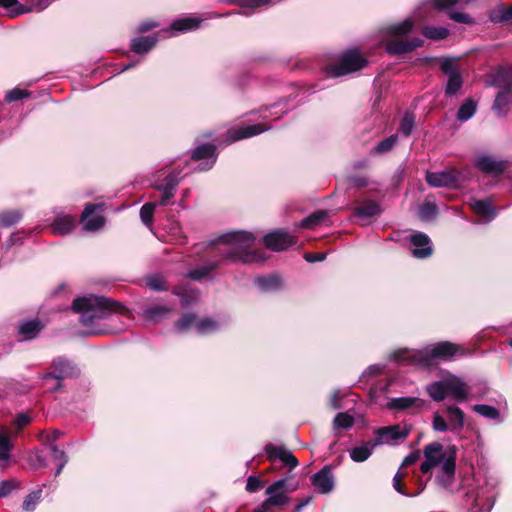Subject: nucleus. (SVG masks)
<instances>
[{"instance_id": "nucleus-30", "label": "nucleus", "mask_w": 512, "mask_h": 512, "mask_svg": "<svg viewBox=\"0 0 512 512\" xmlns=\"http://www.w3.org/2000/svg\"><path fill=\"white\" fill-rule=\"evenodd\" d=\"M512 104V89L499 90L492 105L493 112L498 117H504Z\"/></svg>"}, {"instance_id": "nucleus-61", "label": "nucleus", "mask_w": 512, "mask_h": 512, "mask_svg": "<svg viewBox=\"0 0 512 512\" xmlns=\"http://www.w3.org/2000/svg\"><path fill=\"white\" fill-rule=\"evenodd\" d=\"M420 458V451H413L408 454L402 461V466L407 467L414 464Z\"/></svg>"}, {"instance_id": "nucleus-10", "label": "nucleus", "mask_w": 512, "mask_h": 512, "mask_svg": "<svg viewBox=\"0 0 512 512\" xmlns=\"http://www.w3.org/2000/svg\"><path fill=\"white\" fill-rule=\"evenodd\" d=\"M218 157L217 147L213 143H199L195 140V147L191 151V160L199 162L195 171L205 172L213 168Z\"/></svg>"}, {"instance_id": "nucleus-8", "label": "nucleus", "mask_w": 512, "mask_h": 512, "mask_svg": "<svg viewBox=\"0 0 512 512\" xmlns=\"http://www.w3.org/2000/svg\"><path fill=\"white\" fill-rule=\"evenodd\" d=\"M221 323L212 317H197L194 313L184 314L174 325L177 333L195 331L196 334L204 336L219 331Z\"/></svg>"}, {"instance_id": "nucleus-25", "label": "nucleus", "mask_w": 512, "mask_h": 512, "mask_svg": "<svg viewBox=\"0 0 512 512\" xmlns=\"http://www.w3.org/2000/svg\"><path fill=\"white\" fill-rule=\"evenodd\" d=\"M423 39L414 37L409 40L392 39L386 44V51L392 56H399L412 52L423 45Z\"/></svg>"}, {"instance_id": "nucleus-63", "label": "nucleus", "mask_w": 512, "mask_h": 512, "mask_svg": "<svg viewBox=\"0 0 512 512\" xmlns=\"http://www.w3.org/2000/svg\"><path fill=\"white\" fill-rule=\"evenodd\" d=\"M349 182L358 188H362L368 185V179L365 176H352L349 178Z\"/></svg>"}, {"instance_id": "nucleus-54", "label": "nucleus", "mask_w": 512, "mask_h": 512, "mask_svg": "<svg viewBox=\"0 0 512 512\" xmlns=\"http://www.w3.org/2000/svg\"><path fill=\"white\" fill-rule=\"evenodd\" d=\"M19 488L20 483L15 479H7L0 481V498L8 496L11 492Z\"/></svg>"}, {"instance_id": "nucleus-6", "label": "nucleus", "mask_w": 512, "mask_h": 512, "mask_svg": "<svg viewBox=\"0 0 512 512\" xmlns=\"http://www.w3.org/2000/svg\"><path fill=\"white\" fill-rule=\"evenodd\" d=\"M497 485L496 479L486 478L483 486L473 487L467 491V502L473 512H489L493 508Z\"/></svg>"}, {"instance_id": "nucleus-46", "label": "nucleus", "mask_w": 512, "mask_h": 512, "mask_svg": "<svg viewBox=\"0 0 512 512\" xmlns=\"http://www.w3.org/2000/svg\"><path fill=\"white\" fill-rule=\"evenodd\" d=\"M476 112V104L472 100L465 101L457 111V119L459 121L469 120Z\"/></svg>"}, {"instance_id": "nucleus-28", "label": "nucleus", "mask_w": 512, "mask_h": 512, "mask_svg": "<svg viewBox=\"0 0 512 512\" xmlns=\"http://www.w3.org/2000/svg\"><path fill=\"white\" fill-rule=\"evenodd\" d=\"M425 401L418 397H397L391 398L387 403L390 410H420L424 407Z\"/></svg>"}, {"instance_id": "nucleus-7", "label": "nucleus", "mask_w": 512, "mask_h": 512, "mask_svg": "<svg viewBox=\"0 0 512 512\" xmlns=\"http://www.w3.org/2000/svg\"><path fill=\"white\" fill-rule=\"evenodd\" d=\"M465 426V413L455 405H445L444 414L434 412L432 428L436 432L459 434Z\"/></svg>"}, {"instance_id": "nucleus-62", "label": "nucleus", "mask_w": 512, "mask_h": 512, "mask_svg": "<svg viewBox=\"0 0 512 512\" xmlns=\"http://www.w3.org/2000/svg\"><path fill=\"white\" fill-rule=\"evenodd\" d=\"M326 254L325 253H305L304 259L307 262L315 263V262H321L325 260Z\"/></svg>"}, {"instance_id": "nucleus-64", "label": "nucleus", "mask_w": 512, "mask_h": 512, "mask_svg": "<svg viewBox=\"0 0 512 512\" xmlns=\"http://www.w3.org/2000/svg\"><path fill=\"white\" fill-rule=\"evenodd\" d=\"M157 26H158V24L156 22L151 21V20H145L138 25L137 31L139 33H144V32H147Z\"/></svg>"}, {"instance_id": "nucleus-23", "label": "nucleus", "mask_w": 512, "mask_h": 512, "mask_svg": "<svg viewBox=\"0 0 512 512\" xmlns=\"http://www.w3.org/2000/svg\"><path fill=\"white\" fill-rule=\"evenodd\" d=\"M487 84L502 89H512V66H498L488 74Z\"/></svg>"}, {"instance_id": "nucleus-55", "label": "nucleus", "mask_w": 512, "mask_h": 512, "mask_svg": "<svg viewBox=\"0 0 512 512\" xmlns=\"http://www.w3.org/2000/svg\"><path fill=\"white\" fill-rule=\"evenodd\" d=\"M146 284L153 291L167 290L164 279L160 275H151V276L147 277Z\"/></svg>"}, {"instance_id": "nucleus-11", "label": "nucleus", "mask_w": 512, "mask_h": 512, "mask_svg": "<svg viewBox=\"0 0 512 512\" xmlns=\"http://www.w3.org/2000/svg\"><path fill=\"white\" fill-rule=\"evenodd\" d=\"M53 371L41 375L43 380L55 379L56 384L48 389L51 392H56L62 387L61 380L65 378L74 377L78 374L76 367L66 358L57 357L52 362Z\"/></svg>"}, {"instance_id": "nucleus-31", "label": "nucleus", "mask_w": 512, "mask_h": 512, "mask_svg": "<svg viewBox=\"0 0 512 512\" xmlns=\"http://www.w3.org/2000/svg\"><path fill=\"white\" fill-rule=\"evenodd\" d=\"M355 217L360 219H368L381 214L380 205L373 200L358 201V206L353 210Z\"/></svg>"}, {"instance_id": "nucleus-3", "label": "nucleus", "mask_w": 512, "mask_h": 512, "mask_svg": "<svg viewBox=\"0 0 512 512\" xmlns=\"http://www.w3.org/2000/svg\"><path fill=\"white\" fill-rule=\"evenodd\" d=\"M469 351L462 346L450 341H440L428 344L421 349L403 348L394 351L390 359L405 365H414L418 367H431L437 361L449 362L454 357L468 355Z\"/></svg>"}, {"instance_id": "nucleus-60", "label": "nucleus", "mask_w": 512, "mask_h": 512, "mask_svg": "<svg viewBox=\"0 0 512 512\" xmlns=\"http://www.w3.org/2000/svg\"><path fill=\"white\" fill-rule=\"evenodd\" d=\"M270 2V0H241L240 6L244 9H257L263 5H266Z\"/></svg>"}, {"instance_id": "nucleus-22", "label": "nucleus", "mask_w": 512, "mask_h": 512, "mask_svg": "<svg viewBox=\"0 0 512 512\" xmlns=\"http://www.w3.org/2000/svg\"><path fill=\"white\" fill-rule=\"evenodd\" d=\"M101 208V204L89 203L85 206V209L81 215V221L83 223L84 230L97 231L104 226V217L100 214H95V211Z\"/></svg>"}, {"instance_id": "nucleus-4", "label": "nucleus", "mask_w": 512, "mask_h": 512, "mask_svg": "<svg viewBox=\"0 0 512 512\" xmlns=\"http://www.w3.org/2000/svg\"><path fill=\"white\" fill-rule=\"evenodd\" d=\"M457 1L458 0H426L414 11L412 16L399 23L390 25L388 31L393 36H406L412 32L416 23L430 18V16L426 14L429 9L445 10L453 6Z\"/></svg>"}, {"instance_id": "nucleus-2", "label": "nucleus", "mask_w": 512, "mask_h": 512, "mask_svg": "<svg viewBox=\"0 0 512 512\" xmlns=\"http://www.w3.org/2000/svg\"><path fill=\"white\" fill-rule=\"evenodd\" d=\"M73 310L80 315V322L88 335L119 333L126 324L114 325L121 317L129 318L130 311L123 305L109 298L96 295L78 297L73 301Z\"/></svg>"}, {"instance_id": "nucleus-51", "label": "nucleus", "mask_w": 512, "mask_h": 512, "mask_svg": "<svg viewBox=\"0 0 512 512\" xmlns=\"http://www.w3.org/2000/svg\"><path fill=\"white\" fill-rule=\"evenodd\" d=\"M21 219V213L17 210L0 213V227H10L18 223Z\"/></svg>"}, {"instance_id": "nucleus-59", "label": "nucleus", "mask_w": 512, "mask_h": 512, "mask_svg": "<svg viewBox=\"0 0 512 512\" xmlns=\"http://www.w3.org/2000/svg\"><path fill=\"white\" fill-rule=\"evenodd\" d=\"M262 486V482L257 476H249L246 483V490L250 493L257 492Z\"/></svg>"}, {"instance_id": "nucleus-37", "label": "nucleus", "mask_w": 512, "mask_h": 512, "mask_svg": "<svg viewBox=\"0 0 512 512\" xmlns=\"http://www.w3.org/2000/svg\"><path fill=\"white\" fill-rule=\"evenodd\" d=\"M471 206L476 214L484 217L487 221H491L496 216L495 209L488 199L475 200L471 203Z\"/></svg>"}, {"instance_id": "nucleus-14", "label": "nucleus", "mask_w": 512, "mask_h": 512, "mask_svg": "<svg viewBox=\"0 0 512 512\" xmlns=\"http://www.w3.org/2000/svg\"><path fill=\"white\" fill-rule=\"evenodd\" d=\"M410 429L402 428L400 425L380 427L374 430V445L381 446L390 444L393 441L405 439L409 435Z\"/></svg>"}, {"instance_id": "nucleus-15", "label": "nucleus", "mask_w": 512, "mask_h": 512, "mask_svg": "<svg viewBox=\"0 0 512 512\" xmlns=\"http://www.w3.org/2000/svg\"><path fill=\"white\" fill-rule=\"evenodd\" d=\"M265 245L273 251H283L297 243L295 236L284 229L273 231L264 237Z\"/></svg>"}, {"instance_id": "nucleus-44", "label": "nucleus", "mask_w": 512, "mask_h": 512, "mask_svg": "<svg viewBox=\"0 0 512 512\" xmlns=\"http://www.w3.org/2000/svg\"><path fill=\"white\" fill-rule=\"evenodd\" d=\"M422 34L431 40H442L449 35V30L445 27L425 26Z\"/></svg>"}, {"instance_id": "nucleus-17", "label": "nucleus", "mask_w": 512, "mask_h": 512, "mask_svg": "<svg viewBox=\"0 0 512 512\" xmlns=\"http://www.w3.org/2000/svg\"><path fill=\"white\" fill-rule=\"evenodd\" d=\"M202 20L198 17H183L173 21L168 29H162L159 33L162 38H169L180 33L194 31L200 27Z\"/></svg>"}, {"instance_id": "nucleus-5", "label": "nucleus", "mask_w": 512, "mask_h": 512, "mask_svg": "<svg viewBox=\"0 0 512 512\" xmlns=\"http://www.w3.org/2000/svg\"><path fill=\"white\" fill-rule=\"evenodd\" d=\"M425 460L421 464V471L423 473L430 472L433 468L439 466L441 472H444L448 478L455 473L456 457L454 451H446L443 445L438 442H433L424 447Z\"/></svg>"}, {"instance_id": "nucleus-40", "label": "nucleus", "mask_w": 512, "mask_h": 512, "mask_svg": "<svg viewBox=\"0 0 512 512\" xmlns=\"http://www.w3.org/2000/svg\"><path fill=\"white\" fill-rule=\"evenodd\" d=\"M473 411L483 416L484 418L496 420L501 422L499 410L491 405L487 404H476L473 406Z\"/></svg>"}, {"instance_id": "nucleus-36", "label": "nucleus", "mask_w": 512, "mask_h": 512, "mask_svg": "<svg viewBox=\"0 0 512 512\" xmlns=\"http://www.w3.org/2000/svg\"><path fill=\"white\" fill-rule=\"evenodd\" d=\"M399 137L398 134H392L387 138L381 140L377 145H375L371 151L370 155L372 156H382L391 152L395 146L398 144Z\"/></svg>"}, {"instance_id": "nucleus-50", "label": "nucleus", "mask_w": 512, "mask_h": 512, "mask_svg": "<svg viewBox=\"0 0 512 512\" xmlns=\"http://www.w3.org/2000/svg\"><path fill=\"white\" fill-rule=\"evenodd\" d=\"M0 6L5 8L12 17L21 15L27 11L18 0H0Z\"/></svg>"}, {"instance_id": "nucleus-47", "label": "nucleus", "mask_w": 512, "mask_h": 512, "mask_svg": "<svg viewBox=\"0 0 512 512\" xmlns=\"http://www.w3.org/2000/svg\"><path fill=\"white\" fill-rule=\"evenodd\" d=\"M158 202H148L145 203L140 209V218L144 225L150 227L153 220V214L155 208L158 206Z\"/></svg>"}, {"instance_id": "nucleus-24", "label": "nucleus", "mask_w": 512, "mask_h": 512, "mask_svg": "<svg viewBox=\"0 0 512 512\" xmlns=\"http://www.w3.org/2000/svg\"><path fill=\"white\" fill-rule=\"evenodd\" d=\"M447 394L458 402H464L470 393V388L460 377L450 374L445 377Z\"/></svg>"}, {"instance_id": "nucleus-19", "label": "nucleus", "mask_w": 512, "mask_h": 512, "mask_svg": "<svg viewBox=\"0 0 512 512\" xmlns=\"http://www.w3.org/2000/svg\"><path fill=\"white\" fill-rule=\"evenodd\" d=\"M440 68L448 77L445 87L446 96L455 95L463 85L461 74L455 69L453 62L449 59L443 60L440 64Z\"/></svg>"}, {"instance_id": "nucleus-48", "label": "nucleus", "mask_w": 512, "mask_h": 512, "mask_svg": "<svg viewBox=\"0 0 512 512\" xmlns=\"http://www.w3.org/2000/svg\"><path fill=\"white\" fill-rule=\"evenodd\" d=\"M438 211L434 203L425 201L418 210V216L423 221L431 220L436 217Z\"/></svg>"}, {"instance_id": "nucleus-42", "label": "nucleus", "mask_w": 512, "mask_h": 512, "mask_svg": "<svg viewBox=\"0 0 512 512\" xmlns=\"http://www.w3.org/2000/svg\"><path fill=\"white\" fill-rule=\"evenodd\" d=\"M354 424V418L348 412L338 413L333 420V429L337 432L340 429L347 430Z\"/></svg>"}, {"instance_id": "nucleus-43", "label": "nucleus", "mask_w": 512, "mask_h": 512, "mask_svg": "<svg viewBox=\"0 0 512 512\" xmlns=\"http://www.w3.org/2000/svg\"><path fill=\"white\" fill-rule=\"evenodd\" d=\"M490 20L494 23H505L512 21V5L509 7H500L490 13Z\"/></svg>"}, {"instance_id": "nucleus-39", "label": "nucleus", "mask_w": 512, "mask_h": 512, "mask_svg": "<svg viewBox=\"0 0 512 512\" xmlns=\"http://www.w3.org/2000/svg\"><path fill=\"white\" fill-rule=\"evenodd\" d=\"M329 213L326 210H317L311 213L308 217L304 218L300 223L299 227L304 229H312L322 224L328 219Z\"/></svg>"}, {"instance_id": "nucleus-1", "label": "nucleus", "mask_w": 512, "mask_h": 512, "mask_svg": "<svg viewBox=\"0 0 512 512\" xmlns=\"http://www.w3.org/2000/svg\"><path fill=\"white\" fill-rule=\"evenodd\" d=\"M255 241V236L247 231H231L218 236L210 241V245L216 247V257L190 269L187 276L194 281H200L225 261L242 263L264 261L265 257L259 251L252 250Z\"/></svg>"}, {"instance_id": "nucleus-49", "label": "nucleus", "mask_w": 512, "mask_h": 512, "mask_svg": "<svg viewBox=\"0 0 512 512\" xmlns=\"http://www.w3.org/2000/svg\"><path fill=\"white\" fill-rule=\"evenodd\" d=\"M415 127V116L413 113L407 112L404 114L400 126L399 132L404 136L408 137Z\"/></svg>"}, {"instance_id": "nucleus-53", "label": "nucleus", "mask_w": 512, "mask_h": 512, "mask_svg": "<svg viewBox=\"0 0 512 512\" xmlns=\"http://www.w3.org/2000/svg\"><path fill=\"white\" fill-rule=\"evenodd\" d=\"M402 478H403V475L400 472H397L393 478V487L398 493H400L401 495L406 496V497H416L422 493L423 488L420 489L418 492H412V493L406 492V490L402 484Z\"/></svg>"}, {"instance_id": "nucleus-12", "label": "nucleus", "mask_w": 512, "mask_h": 512, "mask_svg": "<svg viewBox=\"0 0 512 512\" xmlns=\"http://www.w3.org/2000/svg\"><path fill=\"white\" fill-rule=\"evenodd\" d=\"M182 178L181 171L173 170L163 179L156 181L152 185L154 189L161 193V198L158 202L160 206H167L170 203Z\"/></svg>"}, {"instance_id": "nucleus-20", "label": "nucleus", "mask_w": 512, "mask_h": 512, "mask_svg": "<svg viewBox=\"0 0 512 512\" xmlns=\"http://www.w3.org/2000/svg\"><path fill=\"white\" fill-rule=\"evenodd\" d=\"M270 128L271 127L269 125L262 123L248 125L239 128H232L227 131L225 142L227 144H230L242 139L250 138L259 135L265 131H268L270 130Z\"/></svg>"}, {"instance_id": "nucleus-21", "label": "nucleus", "mask_w": 512, "mask_h": 512, "mask_svg": "<svg viewBox=\"0 0 512 512\" xmlns=\"http://www.w3.org/2000/svg\"><path fill=\"white\" fill-rule=\"evenodd\" d=\"M412 246L411 253L415 258H428L433 253V246L430 238L423 232H413L410 236Z\"/></svg>"}, {"instance_id": "nucleus-18", "label": "nucleus", "mask_w": 512, "mask_h": 512, "mask_svg": "<svg viewBox=\"0 0 512 512\" xmlns=\"http://www.w3.org/2000/svg\"><path fill=\"white\" fill-rule=\"evenodd\" d=\"M269 461L274 462L276 460L281 461L285 466L289 468V470H293L299 464L297 458L292 454V452L285 446L267 444L264 448Z\"/></svg>"}, {"instance_id": "nucleus-45", "label": "nucleus", "mask_w": 512, "mask_h": 512, "mask_svg": "<svg viewBox=\"0 0 512 512\" xmlns=\"http://www.w3.org/2000/svg\"><path fill=\"white\" fill-rule=\"evenodd\" d=\"M255 284L261 291H271L278 288L279 278L275 275L259 277L255 280Z\"/></svg>"}, {"instance_id": "nucleus-32", "label": "nucleus", "mask_w": 512, "mask_h": 512, "mask_svg": "<svg viewBox=\"0 0 512 512\" xmlns=\"http://www.w3.org/2000/svg\"><path fill=\"white\" fill-rule=\"evenodd\" d=\"M75 218L67 214H59L55 217L51 229L55 235H67L72 232L75 227Z\"/></svg>"}, {"instance_id": "nucleus-27", "label": "nucleus", "mask_w": 512, "mask_h": 512, "mask_svg": "<svg viewBox=\"0 0 512 512\" xmlns=\"http://www.w3.org/2000/svg\"><path fill=\"white\" fill-rule=\"evenodd\" d=\"M474 164L481 172L494 176L501 175L506 169L505 162L497 160L489 155L478 156L475 159Z\"/></svg>"}, {"instance_id": "nucleus-34", "label": "nucleus", "mask_w": 512, "mask_h": 512, "mask_svg": "<svg viewBox=\"0 0 512 512\" xmlns=\"http://www.w3.org/2000/svg\"><path fill=\"white\" fill-rule=\"evenodd\" d=\"M171 308L166 305H155L147 307L142 311V317L149 323H158L168 317Z\"/></svg>"}, {"instance_id": "nucleus-57", "label": "nucleus", "mask_w": 512, "mask_h": 512, "mask_svg": "<svg viewBox=\"0 0 512 512\" xmlns=\"http://www.w3.org/2000/svg\"><path fill=\"white\" fill-rule=\"evenodd\" d=\"M11 449H12V444L10 443L9 436L0 427V452L5 453V455H9V452Z\"/></svg>"}, {"instance_id": "nucleus-16", "label": "nucleus", "mask_w": 512, "mask_h": 512, "mask_svg": "<svg viewBox=\"0 0 512 512\" xmlns=\"http://www.w3.org/2000/svg\"><path fill=\"white\" fill-rule=\"evenodd\" d=\"M289 489L287 487V479L282 478L271 485H269L266 489V494L269 496L265 500V504L271 506H284L288 504L289 497L287 496Z\"/></svg>"}, {"instance_id": "nucleus-56", "label": "nucleus", "mask_w": 512, "mask_h": 512, "mask_svg": "<svg viewBox=\"0 0 512 512\" xmlns=\"http://www.w3.org/2000/svg\"><path fill=\"white\" fill-rule=\"evenodd\" d=\"M50 455H51V458L52 460L58 464V463H64V464H67L68 462V456L67 454L65 453L64 450H60L57 445L55 444H51L50 445Z\"/></svg>"}, {"instance_id": "nucleus-52", "label": "nucleus", "mask_w": 512, "mask_h": 512, "mask_svg": "<svg viewBox=\"0 0 512 512\" xmlns=\"http://www.w3.org/2000/svg\"><path fill=\"white\" fill-rule=\"evenodd\" d=\"M29 96L30 92L28 90L15 87L6 92L4 99L7 103H12L27 98Z\"/></svg>"}, {"instance_id": "nucleus-33", "label": "nucleus", "mask_w": 512, "mask_h": 512, "mask_svg": "<svg viewBox=\"0 0 512 512\" xmlns=\"http://www.w3.org/2000/svg\"><path fill=\"white\" fill-rule=\"evenodd\" d=\"M378 447L374 445V441L362 442L360 445L355 446L350 450V458L357 463L366 461L373 453L374 449Z\"/></svg>"}, {"instance_id": "nucleus-35", "label": "nucleus", "mask_w": 512, "mask_h": 512, "mask_svg": "<svg viewBox=\"0 0 512 512\" xmlns=\"http://www.w3.org/2000/svg\"><path fill=\"white\" fill-rule=\"evenodd\" d=\"M42 325L38 319L26 320L18 325V334L23 340H31L41 331Z\"/></svg>"}, {"instance_id": "nucleus-41", "label": "nucleus", "mask_w": 512, "mask_h": 512, "mask_svg": "<svg viewBox=\"0 0 512 512\" xmlns=\"http://www.w3.org/2000/svg\"><path fill=\"white\" fill-rule=\"evenodd\" d=\"M41 497V489H37L29 493L22 503V510L24 512H34L37 505L40 503Z\"/></svg>"}, {"instance_id": "nucleus-13", "label": "nucleus", "mask_w": 512, "mask_h": 512, "mask_svg": "<svg viewBox=\"0 0 512 512\" xmlns=\"http://www.w3.org/2000/svg\"><path fill=\"white\" fill-rule=\"evenodd\" d=\"M461 178V172L456 168H451L439 172L427 171L425 180L427 184L435 188H454Z\"/></svg>"}, {"instance_id": "nucleus-38", "label": "nucleus", "mask_w": 512, "mask_h": 512, "mask_svg": "<svg viewBox=\"0 0 512 512\" xmlns=\"http://www.w3.org/2000/svg\"><path fill=\"white\" fill-rule=\"evenodd\" d=\"M428 395L436 402L443 401L447 396L445 377L440 381L431 382L426 386Z\"/></svg>"}, {"instance_id": "nucleus-58", "label": "nucleus", "mask_w": 512, "mask_h": 512, "mask_svg": "<svg viewBox=\"0 0 512 512\" xmlns=\"http://www.w3.org/2000/svg\"><path fill=\"white\" fill-rule=\"evenodd\" d=\"M449 17L453 21L458 22V23L472 24L474 22L473 19L468 14L462 13V12L451 11V12H449Z\"/></svg>"}, {"instance_id": "nucleus-26", "label": "nucleus", "mask_w": 512, "mask_h": 512, "mask_svg": "<svg viewBox=\"0 0 512 512\" xmlns=\"http://www.w3.org/2000/svg\"><path fill=\"white\" fill-rule=\"evenodd\" d=\"M312 485L321 494H328L334 489V476L332 467L329 465L324 466L320 471L311 476Z\"/></svg>"}, {"instance_id": "nucleus-29", "label": "nucleus", "mask_w": 512, "mask_h": 512, "mask_svg": "<svg viewBox=\"0 0 512 512\" xmlns=\"http://www.w3.org/2000/svg\"><path fill=\"white\" fill-rule=\"evenodd\" d=\"M159 37H162L159 32L153 35L135 37L131 40L130 48L138 55L147 54L155 47Z\"/></svg>"}, {"instance_id": "nucleus-9", "label": "nucleus", "mask_w": 512, "mask_h": 512, "mask_svg": "<svg viewBox=\"0 0 512 512\" xmlns=\"http://www.w3.org/2000/svg\"><path fill=\"white\" fill-rule=\"evenodd\" d=\"M366 65L367 60L358 50H348L342 54L337 65L327 68L326 73L331 78H337L361 70Z\"/></svg>"}]
</instances>
